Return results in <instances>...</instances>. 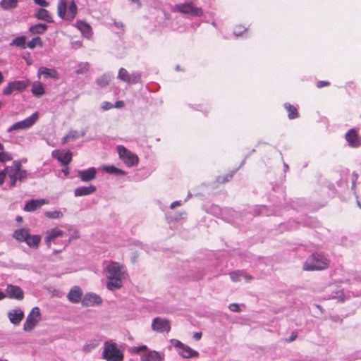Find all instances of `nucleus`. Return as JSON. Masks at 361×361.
I'll return each instance as SVG.
<instances>
[{
  "label": "nucleus",
  "mask_w": 361,
  "mask_h": 361,
  "mask_svg": "<svg viewBox=\"0 0 361 361\" xmlns=\"http://www.w3.org/2000/svg\"><path fill=\"white\" fill-rule=\"evenodd\" d=\"M106 274V287L110 290L119 289L122 287V281L128 274L123 264L111 262L104 269Z\"/></svg>",
  "instance_id": "1"
},
{
  "label": "nucleus",
  "mask_w": 361,
  "mask_h": 361,
  "mask_svg": "<svg viewBox=\"0 0 361 361\" xmlns=\"http://www.w3.org/2000/svg\"><path fill=\"white\" fill-rule=\"evenodd\" d=\"M8 170L9 188L16 186L18 180L24 181L29 176L26 170L22 169V164L19 161H14L11 166H7Z\"/></svg>",
  "instance_id": "2"
},
{
  "label": "nucleus",
  "mask_w": 361,
  "mask_h": 361,
  "mask_svg": "<svg viewBox=\"0 0 361 361\" xmlns=\"http://www.w3.org/2000/svg\"><path fill=\"white\" fill-rule=\"evenodd\" d=\"M78 8L74 1L69 4L67 0H59L57 5V13L59 18L72 22L76 16Z\"/></svg>",
  "instance_id": "3"
},
{
  "label": "nucleus",
  "mask_w": 361,
  "mask_h": 361,
  "mask_svg": "<svg viewBox=\"0 0 361 361\" xmlns=\"http://www.w3.org/2000/svg\"><path fill=\"white\" fill-rule=\"evenodd\" d=\"M102 357L106 361H123L124 355L116 343L106 341L104 343Z\"/></svg>",
  "instance_id": "4"
},
{
  "label": "nucleus",
  "mask_w": 361,
  "mask_h": 361,
  "mask_svg": "<svg viewBox=\"0 0 361 361\" xmlns=\"http://www.w3.org/2000/svg\"><path fill=\"white\" fill-rule=\"evenodd\" d=\"M131 352L140 354V361H164V355L156 350H149L146 345L132 348Z\"/></svg>",
  "instance_id": "5"
},
{
  "label": "nucleus",
  "mask_w": 361,
  "mask_h": 361,
  "mask_svg": "<svg viewBox=\"0 0 361 361\" xmlns=\"http://www.w3.org/2000/svg\"><path fill=\"white\" fill-rule=\"evenodd\" d=\"M329 262L323 255L314 253L310 255L304 264V269L307 271L323 270L328 267Z\"/></svg>",
  "instance_id": "6"
},
{
  "label": "nucleus",
  "mask_w": 361,
  "mask_h": 361,
  "mask_svg": "<svg viewBox=\"0 0 361 361\" xmlns=\"http://www.w3.org/2000/svg\"><path fill=\"white\" fill-rule=\"evenodd\" d=\"M172 11L189 15L192 17H202L204 13L201 7L195 6L190 1L176 4L173 7Z\"/></svg>",
  "instance_id": "7"
},
{
  "label": "nucleus",
  "mask_w": 361,
  "mask_h": 361,
  "mask_svg": "<svg viewBox=\"0 0 361 361\" xmlns=\"http://www.w3.org/2000/svg\"><path fill=\"white\" fill-rule=\"evenodd\" d=\"M117 152L119 158L123 161L125 165L128 167H132L136 166L138 164V157L128 150L123 145H118L117 147Z\"/></svg>",
  "instance_id": "8"
},
{
  "label": "nucleus",
  "mask_w": 361,
  "mask_h": 361,
  "mask_svg": "<svg viewBox=\"0 0 361 361\" xmlns=\"http://www.w3.org/2000/svg\"><path fill=\"white\" fill-rule=\"evenodd\" d=\"M39 114L38 112L33 113L29 117L25 118L23 121H18L11 126L8 130V133H11L15 130L27 129L32 127L36 121L38 120Z\"/></svg>",
  "instance_id": "9"
},
{
  "label": "nucleus",
  "mask_w": 361,
  "mask_h": 361,
  "mask_svg": "<svg viewBox=\"0 0 361 361\" xmlns=\"http://www.w3.org/2000/svg\"><path fill=\"white\" fill-rule=\"evenodd\" d=\"M40 319L41 313L39 308L38 307H33L27 316L23 324V330L27 332L31 331L36 326Z\"/></svg>",
  "instance_id": "10"
},
{
  "label": "nucleus",
  "mask_w": 361,
  "mask_h": 361,
  "mask_svg": "<svg viewBox=\"0 0 361 361\" xmlns=\"http://www.w3.org/2000/svg\"><path fill=\"white\" fill-rule=\"evenodd\" d=\"M171 342L173 346L177 348L178 354L184 358L195 357L199 355L198 352L192 349L188 345L183 344L178 340L172 339Z\"/></svg>",
  "instance_id": "11"
},
{
  "label": "nucleus",
  "mask_w": 361,
  "mask_h": 361,
  "mask_svg": "<svg viewBox=\"0 0 361 361\" xmlns=\"http://www.w3.org/2000/svg\"><path fill=\"white\" fill-rule=\"evenodd\" d=\"M30 84L28 80H14L8 83V85L3 89L2 93L4 95H9L14 91L22 92Z\"/></svg>",
  "instance_id": "12"
},
{
  "label": "nucleus",
  "mask_w": 361,
  "mask_h": 361,
  "mask_svg": "<svg viewBox=\"0 0 361 361\" xmlns=\"http://www.w3.org/2000/svg\"><path fill=\"white\" fill-rule=\"evenodd\" d=\"M118 78L128 84H136L141 80V73L140 72L129 73L127 70L121 68L118 73Z\"/></svg>",
  "instance_id": "13"
},
{
  "label": "nucleus",
  "mask_w": 361,
  "mask_h": 361,
  "mask_svg": "<svg viewBox=\"0 0 361 361\" xmlns=\"http://www.w3.org/2000/svg\"><path fill=\"white\" fill-rule=\"evenodd\" d=\"M152 329L159 333L169 332L171 323L167 319L156 317L152 320Z\"/></svg>",
  "instance_id": "14"
},
{
  "label": "nucleus",
  "mask_w": 361,
  "mask_h": 361,
  "mask_svg": "<svg viewBox=\"0 0 361 361\" xmlns=\"http://www.w3.org/2000/svg\"><path fill=\"white\" fill-rule=\"evenodd\" d=\"M345 138L350 147L357 148L361 146V137L353 128L350 129L345 133Z\"/></svg>",
  "instance_id": "15"
},
{
  "label": "nucleus",
  "mask_w": 361,
  "mask_h": 361,
  "mask_svg": "<svg viewBox=\"0 0 361 361\" xmlns=\"http://www.w3.org/2000/svg\"><path fill=\"white\" fill-rule=\"evenodd\" d=\"M6 296L11 299L22 300L24 298V292L22 288L18 286L8 284L6 288Z\"/></svg>",
  "instance_id": "16"
},
{
  "label": "nucleus",
  "mask_w": 361,
  "mask_h": 361,
  "mask_svg": "<svg viewBox=\"0 0 361 361\" xmlns=\"http://www.w3.org/2000/svg\"><path fill=\"white\" fill-rule=\"evenodd\" d=\"M97 169L94 167H90L85 170H80L77 176L82 182H89L96 178Z\"/></svg>",
  "instance_id": "17"
},
{
  "label": "nucleus",
  "mask_w": 361,
  "mask_h": 361,
  "mask_svg": "<svg viewBox=\"0 0 361 361\" xmlns=\"http://www.w3.org/2000/svg\"><path fill=\"white\" fill-rule=\"evenodd\" d=\"M102 302L101 297L93 293H87L85 295L81 300V303L85 307L94 306L99 305Z\"/></svg>",
  "instance_id": "18"
},
{
  "label": "nucleus",
  "mask_w": 361,
  "mask_h": 361,
  "mask_svg": "<svg viewBox=\"0 0 361 361\" xmlns=\"http://www.w3.org/2000/svg\"><path fill=\"white\" fill-rule=\"evenodd\" d=\"M51 155L63 166H68L72 160V153L70 150H68L66 152H61L59 150H54L51 152Z\"/></svg>",
  "instance_id": "19"
},
{
  "label": "nucleus",
  "mask_w": 361,
  "mask_h": 361,
  "mask_svg": "<svg viewBox=\"0 0 361 361\" xmlns=\"http://www.w3.org/2000/svg\"><path fill=\"white\" fill-rule=\"evenodd\" d=\"M7 316L10 322L12 324L17 326L23 321L25 314L20 308L17 307L14 310H10L8 312Z\"/></svg>",
  "instance_id": "20"
},
{
  "label": "nucleus",
  "mask_w": 361,
  "mask_h": 361,
  "mask_svg": "<svg viewBox=\"0 0 361 361\" xmlns=\"http://www.w3.org/2000/svg\"><path fill=\"white\" fill-rule=\"evenodd\" d=\"M82 289L79 286H75L71 288L67 295V298L71 302L75 304L81 302L82 300Z\"/></svg>",
  "instance_id": "21"
},
{
  "label": "nucleus",
  "mask_w": 361,
  "mask_h": 361,
  "mask_svg": "<svg viewBox=\"0 0 361 361\" xmlns=\"http://www.w3.org/2000/svg\"><path fill=\"white\" fill-rule=\"evenodd\" d=\"M47 203L48 201L45 199L31 200L25 203L24 210L26 212H33Z\"/></svg>",
  "instance_id": "22"
},
{
  "label": "nucleus",
  "mask_w": 361,
  "mask_h": 361,
  "mask_svg": "<svg viewBox=\"0 0 361 361\" xmlns=\"http://www.w3.org/2000/svg\"><path fill=\"white\" fill-rule=\"evenodd\" d=\"M30 229L27 228H20L14 231L12 234L13 238L18 243H25L29 237Z\"/></svg>",
  "instance_id": "23"
},
{
  "label": "nucleus",
  "mask_w": 361,
  "mask_h": 361,
  "mask_svg": "<svg viewBox=\"0 0 361 361\" xmlns=\"http://www.w3.org/2000/svg\"><path fill=\"white\" fill-rule=\"evenodd\" d=\"M75 27L81 32L82 35L88 39L92 35L91 26L85 21L78 20Z\"/></svg>",
  "instance_id": "24"
},
{
  "label": "nucleus",
  "mask_w": 361,
  "mask_h": 361,
  "mask_svg": "<svg viewBox=\"0 0 361 361\" xmlns=\"http://www.w3.org/2000/svg\"><path fill=\"white\" fill-rule=\"evenodd\" d=\"M96 187L93 185L80 186L74 190L75 197L86 196L93 194L96 191Z\"/></svg>",
  "instance_id": "25"
},
{
  "label": "nucleus",
  "mask_w": 361,
  "mask_h": 361,
  "mask_svg": "<svg viewBox=\"0 0 361 361\" xmlns=\"http://www.w3.org/2000/svg\"><path fill=\"white\" fill-rule=\"evenodd\" d=\"M63 231L56 228L47 231V235L44 239L45 243L48 247H49L51 240H54L57 237L63 236Z\"/></svg>",
  "instance_id": "26"
},
{
  "label": "nucleus",
  "mask_w": 361,
  "mask_h": 361,
  "mask_svg": "<svg viewBox=\"0 0 361 361\" xmlns=\"http://www.w3.org/2000/svg\"><path fill=\"white\" fill-rule=\"evenodd\" d=\"M35 17L39 20H44L47 23H52V17L50 13L44 8H39L35 13Z\"/></svg>",
  "instance_id": "27"
},
{
  "label": "nucleus",
  "mask_w": 361,
  "mask_h": 361,
  "mask_svg": "<svg viewBox=\"0 0 361 361\" xmlns=\"http://www.w3.org/2000/svg\"><path fill=\"white\" fill-rule=\"evenodd\" d=\"M39 76L43 75L46 78H56L57 72L54 69L48 68L45 67L39 68L37 72Z\"/></svg>",
  "instance_id": "28"
},
{
  "label": "nucleus",
  "mask_w": 361,
  "mask_h": 361,
  "mask_svg": "<svg viewBox=\"0 0 361 361\" xmlns=\"http://www.w3.org/2000/svg\"><path fill=\"white\" fill-rule=\"evenodd\" d=\"M41 242V236L39 235H30L27 240L25 242L30 247L37 249Z\"/></svg>",
  "instance_id": "29"
},
{
  "label": "nucleus",
  "mask_w": 361,
  "mask_h": 361,
  "mask_svg": "<svg viewBox=\"0 0 361 361\" xmlns=\"http://www.w3.org/2000/svg\"><path fill=\"white\" fill-rule=\"evenodd\" d=\"M102 170L109 174H114L116 176H125L126 172L121 170L113 165H104L102 166Z\"/></svg>",
  "instance_id": "30"
},
{
  "label": "nucleus",
  "mask_w": 361,
  "mask_h": 361,
  "mask_svg": "<svg viewBox=\"0 0 361 361\" xmlns=\"http://www.w3.org/2000/svg\"><path fill=\"white\" fill-rule=\"evenodd\" d=\"M47 30V25L43 23L33 25L29 27V32L32 34H43Z\"/></svg>",
  "instance_id": "31"
},
{
  "label": "nucleus",
  "mask_w": 361,
  "mask_h": 361,
  "mask_svg": "<svg viewBox=\"0 0 361 361\" xmlns=\"http://www.w3.org/2000/svg\"><path fill=\"white\" fill-rule=\"evenodd\" d=\"M11 46H16L22 49L26 48V37L25 36H18L14 38L11 42L10 43Z\"/></svg>",
  "instance_id": "32"
},
{
  "label": "nucleus",
  "mask_w": 361,
  "mask_h": 361,
  "mask_svg": "<svg viewBox=\"0 0 361 361\" xmlns=\"http://www.w3.org/2000/svg\"><path fill=\"white\" fill-rule=\"evenodd\" d=\"M284 107L288 112L289 119H294L299 116L297 109L289 103H285Z\"/></svg>",
  "instance_id": "33"
},
{
  "label": "nucleus",
  "mask_w": 361,
  "mask_h": 361,
  "mask_svg": "<svg viewBox=\"0 0 361 361\" xmlns=\"http://www.w3.org/2000/svg\"><path fill=\"white\" fill-rule=\"evenodd\" d=\"M99 342L97 339L88 341L83 346V351L86 353H88L99 346Z\"/></svg>",
  "instance_id": "34"
},
{
  "label": "nucleus",
  "mask_w": 361,
  "mask_h": 361,
  "mask_svg": "<svg viewBox=\"0 0 361 361\" xmlns=\"http://www.w3.org/2000/svg\"><path fill=\"white\" fill-rule=\"evenodd\" d=\"M18 0H1L0 6L4 10L15 8L17 6Z\"/></svg>",
  "instance_id": "35"
},
{
  "label": "nucleus",
  "mask_w": 361,
  "mask_h": 361,
  "mask_svg": "<svg viewBox=\"0 0 361 361\" xmlns=\"http://www.w3.org/2000/svg\"><path fill=\"white\" fill-rule=\"evenodd\" d=\"M31 92L35 96H41L44 93V89L40 82H34Z\"/></svg>",
  "instance_id": "36"
},
{
  "label": "nucleus",
  "mask_w": 361,
  "mask_h": 361,
  "mask_svg": "<svg viewBox=\"0 0 361 361\" xmlns=\"http://www.w3.org/2000/svg\"><path fill=\"white\" fill-rule=\"evenodd\" d=\"M110 80L111 76L108 74H104L96 80V82L99 87H104L109 85Z\"/></svg>",
  "instance_id": "37"
},
{
  "label": "nucleus",
  "mask_w": 361,
  "mask_h": 361,
  "mask_svg": "<svg viewBox=\"0 0 361 361\" xmlns=\"http://www.w3.org/2000/svg\"><path fill=\"white\" fill-rule=\"evenodd\" d=\"M90 64L88 62H81L78 64L77 68L75 70V73L77 75L84 74L89 70Z\"/></svg>",
  "instance_id": "38"
},
{
  "label": "nucleus",
  "mask_w": 361,
  "mask_h": 361,
  "mask_svg": "<svg viewBox=\"0 0 361 361\" xmlns=\"http://www.w3.org/2000/svg\"><path fill=\"white\" fill-rule=\"evenodd\" d=\"M37 45L42 46V42L39 37H33L30 41L26 43V47L31 49L35 48Z\"/></svg>",
  "instance_id": "39"
},
{
  "label": "nucleus",
  "mask_w": 361,
  "mask_h": 361,
  "mask_svg": "<svg viewBox=\"0 0 361 361\" xmlns=\"http://www.w3.org/2000/svg\"><path fill=\"white\" fill-rule=\"evenodd\" d=\"M85 133H86L85 130H82V132L80 133V132H78L77 130H71L68 133V135L71 140H76V139H78L80 137H84Z\"/></svg>",
  "instance_id": "40"
},
{
  "label": "nucleus",
  "mask_w": 361,
  "mask_h": 361,
  "mask_svg": "<svg viewBox=\"0 0 361 361\" xmlns=\"http://www.w3.org/2000/svg\"><path fill=\"white\" fill-rule=\"evenodd\" d=\"M44 214L49 219H59L63 216V213L56 210L46 212Z\"/></svg>",
  "instance_id": "41"
},
{
  "label": "nucleus",
  "mask_w": 361,
  "mask_h": 361,
  "mask_svg": "<svg viewBox=\"0 0 361 361\" xmlns=\"http://www.w3.org/2000/svg\"><path fill=\"white\" fill-rule=\"evenodd\" d=\"M241 274H243L242 271H236L230 273V277L233 281L237 282V281H240Z\"/></svg>",
  "instance_id": "42"
},
{
  "label": "nucleus",
  "mask_w": 361,
  "mask_h": 361,
  "mask_svg": "<svg viewBox=\"0 0 361 361\" xmlns=\"http://www.w3.org/2000/svg\"><path fill=\"white\" fill-rule=\"evenodd\" d=\"M234 171H232L230 173L226 174L224 176H219L218 177V181L220 183H226L231 180L233 178Z\"/></svg>",
  "instance_id": "43"
},
{
  "label": "nucleus",
  "mask_w": 361,
  "mask_h": 361,
  "mask_svg": "<svg viewBox=\"0 0 361 361\" xmlns=\"http://www.w3.org/2000/svg\"><path fill=\"white\" fill-rule=\"evenodd\" d=\"M11 159L12 157L9 153L3 151L0 152V162H5Z\"/></svg>",
  "instance_id": "44"
},
{
  "label": "nucleus",
  "mask_w": 361,
  "mask_h": 361,
  "mask_svg": "<svg viewBox=\"0 0 361 361\" xmlns=\"http://www.w3.org/2000/svg\"><path fill=\"white\" fill-rule=\"evenodd\" d=\"M7 175L8 176V170H7V167H6L4 170L0 171V185L4 183Z\"/></svg>",
  "instance_id": "45"
},
{
  "label": "nucleus",
  "mask_w": 361,
  "mask_h": 361,
  "mask_svg": "<svg viewBox=\"0 0 361 361\" xmlns=\"http://www.w3.org/2000/svg\"><path fill=\"white\" fill-rule=\"evenodd\" d=\"M114 107V104L109 102H104L101 105V108L104 111H107Z\"/></svg>",
  "instance_id": "46"
},
{
  "label": "nucleus",
  "mask_w": 361,
  "mask_h": 361,
  "mask_svg": "<svg viewBox=\"0 0 361 361\" xmlns=\"http://www.w3.org/2000/svg\"><path fill=\"white\" fill-rule=\"evenodd\" d=\"M246 29L245 28H243L242 26H237L235 27V30L233 32L234 35L236 36V37H239L241 35V34L245 31Z\"/></svg>",
  "instance_id": "47"
},
{
  "label": "nucleus",
  "mask_w": 361,
  "mask_h": 361,
  "mask_svg": "<svg viewBox=\"0 0 361 361\" xmlns=\"http://www.w3.org/2000/svg\"><path fill=\"white\" fill-rule=\"evenodd\" d=\"M228 308L233 312H239L240 311V307L237 303L230 304Z\"/></svg>",
  "instance_id": "48"
},
{
  "label": "nucleus",
  "mask_w": 361,
  "mask_h": 361,
  "mask_svg": "<svg viewBox=\"0 0 361 361\" xmlns=\"http://www.w3.org/2000/svg\"><path fill=\"white\" fill-rule=\"evenodd\" d=\"M69 231H71V230H73V234L72 235V236L68 239V243H71L73 240L74 239H77L79 238V235H78V232L75 230L73 226H70V228L68 229Z\"/></svg>",
  "instance_id": "49"
},
{
  "label": "nucleus",
  "mask_w": 361,
  "mask_h": 361,
  "mask_svg": "<svg viewBox=\"0 0 361 361\" xmlns=\"http://www.w3.org/2000/svg\"><path fill=\"white\" fill-rule=\"evenodd\" d=\"M34 2L41 6L47 7L49 6V3L46 0H34Z\"/></svg>",
  "instance_id": "50"
},
{
  "label": "nucleus",
  "mask_w": 361,
  "mask_h": 361,
  "mask_svg": "<svg viewBox=\"0 0 361 361\" xmlns=\"http://www.w3.org/2000/svg\"><path fill=\"white\" fill-rule=\"evenodd\" d=\"M329 85H330L329 82L324 81V80H321V81L317 82V87L318 88H322L323 87L328 86Z\"/></svg>",
  "instance_id": "51"
},
{
  "label": "nucleus",
  "mask_w": 361,
  "mask_h": 361,
  "mask_svg": "<svg viewBox=\"0 0 361 361\" xmlns=\"http://www.w3.org/2000/svg\"><path fill=\"white\" fill-rule=\"evenodd\" d=\"M358 178V175L356 173H353L352 174V189L355 188V182Z\"/></svg>",
  "instance_id": "52"
},
{
  "label": "nucleus",
  "mask_w": 361,
  "mask_h": 361,
  "mask_svg": "<svg viewBox=\"0 0 361 361\" xmlns=\"http://www.w3.org/2000/svg\"><path fill=\"white\" fill-rule=\"evenodd\" d=\"M241 278H243L246 281H250L252 277L247 274L246 272L242 271Z\"/></svg>",
  "instance_id": "53"
},
{
  "label": "nucleus",
  "mask_w": 361,
  "mask_h": 361,
  "mask_svg": "<svg viewBox=\"0 0 361 361\" xmlns=\"http://www.w3.org/2000/svg\"><path fill=\"white\" fill-rule=\"evenodd\" d=\"M297 335L295 333H292L290 336L286 340L287 342L290 343L295 340Z\"/></svg>",
  "instance_id": "54"
},
{
  "label": "nucleus",
  "mask_w": 361,
  "mask_h": 361,
  "mask_svg": "<svg viewBox=\"0 0 361 361\" xmlns=\"http://www.w3.org/2000/svg\"><path fill=\"white\" fill-rule=\"evenodd\" d=\"M114 25L117 28H121V29H123V27H124V25L123 23L121 22H117V21H114Z\"/></svg>",
  "instance_id": "55"
},
{
  "label": "nucleus",
  "mask_w": 361,
  "mask_h": 361,
  "mask_svg": "<svg viewBox=\"0 0 361 361\" xmlns=\"http://www.w3.org/2000/svg\"><path fill=\"white\" fill-rule=\"evenodd\" d=\"M123 105H124V104H123V101H117V102H116L115 104L114 105V107L121 108L123 106Z\"/></svg>",
  "instance_id": "56"
},
{
  "label": "nucleus",
  "mask_w": 361,
  "mask_h": 361,
  "mask_svg": "<svg viewBox=\"0 0 361 361\" xmlns=\"http://www.w3.org/2000/svg\"><path fill=\"white\" fill-rule=\"evenodd\" d=\"M193 338L196 341L200 340L201 338H202V333L201 332H196V333H195L194 335H193Z\"/></svg>",
  "instance_id": "57"
},
{
  "label": "nucleus",
  "mask_w": 361,
  "mask_h": 361,
  "mask_svg": "<svg viewBox=\"0 0 361 361\" xmlns=\"http://www.w3.org/2000/svg\"><path fill=\"white\" fill-rule=\"evenodd\" d=\"M70 140H71V139H70V137H69L68 135V134H66V135L62 138V140H61V142H62V144H63V145H64V144L67 143V142H68V141H70Z\"/></svg>",
  "instance_id": "58"
},
{
  "label": "nucleus",
  "mask_w": 361,
  "mask_h": 361,
  "mask_svg": "<svg viewBox=\"0 0 361 361\" xmlns=\"http://www.w3.org/2000/svg\"><path fill=\"white\" fill-rule=\"evenodd\" d=\"M180 201H174L173 202L171 205H170V207L171 209H173L175 208L176 207H178V206H180Z\"/></svg>",
  "instance_id": "59"
},
{
  "label": "nucleus",
  "mask_w": 361,
  "mask_h": 361,
  "mask_svg": "<svg viewBox=\"0 0 361 361\" xmlns=\"http://www.w3.org/2000/svg\"><path fill=\"white\" fill-rule=\"evenodd\" d=\"M62 172L64 173L66 176H67L69 174V168L68 166H64V167L62 169Z\"/></svg>",
  "instance_id": "60"
},
{
  "label": "nucleus",
  "mask_w": 361,
  "mask_h": 361,
  "mask_svg": "<svg viewBox=\"0 0 361 361\" xmlns=\"http://www.w3.org/2000/svg\"><path fill=\"white\" fill-rule=\"evenodd\" d=\"M6 297V295L0 290V300H4Z\"/></svg>",
  "instance_id": "61"
},
{
  "label": "nucleus",
  "mask_w": 361,
  "mask_h": 361,
  "mask_svg": "<svg viewBox=\"0 0 361 361\" xmlns=\"http://www.w3.org/2000/svg\"><path fill=\"white\" fill-rule=\"evenodd\" d=\"M16 220L18 222H20V221H22L23 218H22L20 216H16Z\"/></svg>",
  "instance_id": "62"
},
{
  "label": "nucleus",
  "mask_w": 361,
  "mask_h": 361,
  "mask_svg": "<svg viewBox=\"0 0 361 361\" xmlns=\"http://www.w3.org/2000/svg\"><path fill=\"white\" fill-rule=\"evenodd\" d=\"M4 150V145L0 143V151H3Z\"/></svg>",
  "instance_id": "63"
},
{
  "label": "nucleus",
  "mask_w": 361,
  "mask_h": 361,
  "mask_svg": "<svg viewBox=\"0 0 361 361\" xmlns=\"http://www.w3.org/2000/svg\"><path fill=\"white\" fill-rule=\"evenodd\" d=\"M59 252H61V250H54V253H59Z\"/></svg>",
  "instance_id": "64"
}]
</instances>
